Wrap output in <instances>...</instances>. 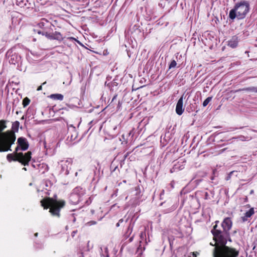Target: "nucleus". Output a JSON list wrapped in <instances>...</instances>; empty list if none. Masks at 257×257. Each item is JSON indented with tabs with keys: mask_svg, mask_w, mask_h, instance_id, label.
Listing matches in <instances>:
<instances>
[{
	"mask_svg": "<svg viewBox=\"0 0 257 257\" xmlns=\"http://www.w3.org/2000/svg\"><path fill=\"white\" fill-rule=\"evenodd\" d=\"M232 225V222L230 218L226 217L221 223L222 231L216 229L217 227L216 224L214 226L212 232L216 244L213 250V257H237L238 256V251L225 245L227 240L231 241L229 231Z\"/></svg>",
	"mask_w": 257,
	"mask_h": 257,
	"instance_id": "1",
	"label": "nucleus"
},
{
	"mask_svg": "<svg viewBox=\"0 0 257 257\" xmlns=\"http://www.w3.org/2000/svg\"><path fill=\"white\" fill-rule=\"evenodd\" d=\"M6 121L0 120V152L11 151V146L16 141V136L14 133L3 131L6 128Z\"/></svg>",
	"mask_w": 257,
	"mask_h": 257,
	"instance_id": "2",
	"label": "nucleus"
},
{
	"mask_svg": "<svg viewBox=\"0 0 257 257\" xmlns=\"http://www.w3.org/2000/svg\"><path fill=\"white\" fill-rule=\"evenodd\" d=\"M249 11V3L246 1H241L235 4L233 9L229 13V18L234 20L235 18L238 20L244 19Z\"/></svg>",
	"mask_w": 257,
	"mask_h": 257,
	"instance_id": "3",
	"label": "nucleus"
},
{
	"mask_svg": "<svg viewBox=\"0 0 257 257\" xmlns=\"http://www.w3.org/2000/svg\"><path fill=\"white\" fill-rule=\"evenodd\" d=\"M41 205L44 209L50 208L49 212L53 216L57 217L60 216V211L65 204V202L63 200L57 201L52 198H47L41 200Z\"/></svg>",
	"mask_w": 257,
	"mask_h": 257,
	"instance_id": "4",
	"label": "nucleus"
},
{
	"mask_svg": "<svg viewBox=\"0 0 257 257\" xmlns=\"http://www.w3.org/2000/svg\"><path fill=\"white\" fill-rule=\"evenodd\" d=\"M31 152H28L25 154L22 153H17V152H16L14 155L12 154H8L7 158L9 161L12 160L17 161L26 166L28 164L31 159Z\"/></svg>",
	"mask_w": 257,
	"mask_h": 257,
	"instance_id": "5",
	"label": "nucleus"
},
{
	"mask_svg": "<svg viewBox=\"0 0 257 257\" xmlns=\"http://www.w3.org/2000/svg\"><path fill=\"white\" fill-rule=\"evenodd\" d=\"M38 33L45 36L48 39L50 40H56L59 41H62L64 39L63 35L59 32L55 31L51 33L48 31H38Z\"/></svg>",
	"mask_w": 257,
	"mask_h": 257,
	"instance_id": "6",
	"label": "nucleus"
},
{
	"mask_svg": "<svg viewBox=\"0 0 257 257\" xmlns=\"http://www.w3.org/2000/svg\"><path fill=\"white\" fill-rule=\"evenodd\" d=\"M9 63L10 64H19L21 63V57L16 53L12 55H7L6 63Z\"/></svg>",
	"mask_w": 257,
	"mask_h": 257,
	"instance_id": "7",
	"label": "nucleus"
},
{
	"mask_svg": "<svg viewBox=\"0 0 257 257\" xmlns=\"http://www.w3.org/2000/svg\"><path fill=\"white\" fill-rule=\"evenodd\" d=\"M52 24L49 22V20L46 18H42L41 19L40 22L38 23V25L39 28L43 29L42 31H48L52 30Z\"/></svg>",
	"mask_w": 257,
	"mask_h": 257,
	"instance_id": "8",
	"label": "nucleus"
},
{
	"mask_svg": "<svg viewBox=\"0 0 257 257\" xmlns=\"http://www.w3.org/2000/svg\"><path fill=\"white\" fill-rule=\"evenodd\" d=\"M18 143L19 146L16 148L15 152H18L20 149L23 151L28 149L29 145L25 138H19L18 139Z\"/></svg>",
	"mask_w": 257,
	"mask_h": 257,
	"instance_id": "9",
	"label": "nucleus"
},
{
	"mask_svg": "<svg viewBox=\"0 0 257 257\" xmlns=\"http://www.w3.org/2000/svg\"><path fill=\"white\" fill-rule=\"evenodd\" d=\"M240 39L237 35H234L231 37V38L227 41V45L234 49L236 48L238 45Z\"/></svg>",
	"mask_w": 257,
	"mask_h": 257,
	"instance_id": "10",
	"label": "nucleus"
},
{
	"mask_svg": "<svg viewBox=\"0 0 257 257\" xmlns=\"http://www.w3.org/2000/svg\"><path fill=\"white\" fill-rule=\"evenodd\" d=\"M183 96H182L180 99L178 100L176 107V112L178 115H181L184 111L183 108Z\"/></svg>",
	"mask_w": 257,
	"mask_h": 257,
	"instance_id": "11",
	"label": "nucleus"
},
{
	"mask_svg": "<svg viewBox=\"0 0 257 257\" xmlns=\"http://www.w3.org/2000/svg\"><path fill=\"white\" fill-rule=\"evenodd\" d=\"M49 97L54 100H62L63 95L61 94H53L49 96Z\"/></svg>",
	"mask_w": 257,
	"mask_h": 257,
	"instance_id": "12",
	"label": "nucleus"
},
{
	"mask_svg": "<svg viewBox=\"0 0 257 257\" xmlns=\"http://www.w3.org/2000/svg\"><path fill=\"white\" fill-rule=\"evenodd\" d=\"M101 254L103 257H109L108 255V248L106 246H103L101 247Z\"/></svg>",
	"mask_w": 257,
	"mask_h": 257,
	"instance_id": "13",
	"label": "nucleus"
},
{
	"mask_svg": "<svg viewBox=\"0 0 257 257\" xmlns=\"http://www.w3.org/2000/svg\"><path fill=\"white\" fill-rule=\"evenodd\" d=\"M254 209L253 208H250L248 211H247L245 213V216L243 218V221L246 220V219L244 218L245 217L248 218L250 217L251 216H252L254 214Z\"/></svg>",
	"mask_w": 257,
	"mask_h": 257,
	"instance_id": "14",
	"label": "nucleus"
},
{
	"mask_svg": "<svg viewBox=\"0 0 257 257\" xmlns=\"http://www.w3.org/2000/svg\"><path fill=\"white\" fill-rule=\"evenodd\" d=\"M72 160L71 159L67 160L66 161L63 162L64 164H62V167L63 170L66 169L67 171L68 169V165H71Z\"/></svg>",
	"mask_w": 257,
	"mask_h": 257,
	"instance_id": "15",
	"label": "nucleus"
},
{
	"mask_svg": "<svg viewBox=\"0 0 257 257\" xmlns=\"http://www.w3.org/2000/svg\"><path fill=\"white\" fill-rule=\"evenodd\" d=\"M30 102V99L28 97L25 98L23 100V104L24 107L27 106Z\"/></svg>",
	"mask_w": 257,
	"mask_h": 257,
	"instance_id": "16",
	"label": "nucleus"
},
{
	"mask_svg": "<svg viewBox=\"0 0 257 257\" xmlns=\"http://www.w3.org/2000/svg\"><path fill=\"white\" fill-rule=\"evenodd\" d=\"M212 97H207L203 102V106L204 107L207 106V105L209 103V102L211 100Z\"/></svg>",
	"mask_w": 257,
	"mask_h": 257,
	"instance_id": "17",
	"label": "nucleus"
},
{
	"mask_svg": "<svg viewBox=\"0 0 257 257\" xmlns=\"http://www.w3.org/2000/svg\"><path fill=\"white\" fill-rule=\"evenodd\" d=\"M245 90L249 91H251V92H257V87H248V88H245Z\"/></svg>",
	"mask_w": 257,
	"mask_h": 257,
	"instance_id": "18",
	"label": "nucleus"
},
{
	"mask_svg": "<svg viewBox=\"0 0 257 257\" xmlns=\"http://www.w3.org/2000/svg\"><path fill=\"white\" fill-rule=\"evenodd\" d=\"M48 20H49V22L50 23H53V24H52V26L55 27L56 25H57V21L56 20H53L51 18H50Z\"/></svg>",
	"mask_w": 257,
	"mask_h": 257,
	"instance_id": "19",
	"label": "nucleus"
},
{
	"mask_svg": "<svg viewBox=\"0 0 257 257\" xmlns=\"http://www.w3.org/2000/svg\"><path fill=\"white\" fill-rule=\"evenodd\" d=\"M198 254L197 252H193L191 253V254L189 257H196L197 255Z\"/></svg>",
	"mask_w": 257,
	"mask_h": 257,
	"instance_id": "20",
	"label": "nucleus"
},
{
	"mask_svg": "<svg viewBox=\"0 0 257 257\" xmlns=\"http://www.w3.org/2000/svg\"><path fill=\"white\" fill-rule=\"evenodd\" d=\"M121 138H122V139L123 140V141H124V142H125V143H126L127 142V141H128V138H127V137H126V138H125V136H124V135H122L121 136Z\"/></svg>",
	"mask_w": 257,
	"mask_h": 257,
	"instance_id": "21",
	"label": "nucleus"
},
{
	"mask_svg": "<svg viewBox=\"0 0 257 257\" xmlns=\"http://www.w3.org/2000/svg\"><path fill=\"white\" fill-rule=\"evenodd\" d=\"M121 138H122V139L123 140V141H124V142H125V143H126L127 142V141H128V138H127V137H126V138H125V136H124V135H122L121 136Z\"/></svg>",
	"mask_w": 257,
	"mask_h": 257,
	"instance_id": "22",
	"label": "nucleus"
},
{
	"mask_svg": "<svg viewBox=\"0 0 257 257\" xmlns=\"http://www.w3.org/2000/svg\"><path fill=\"white\" fill-rule=\"evenodd\" d=\"M234 171H231L229 173V174H228L226 179L227 180H229L230 178H231V176L232 175V174L234 173Z\"/></svg>",
	"mask_w": 257,
	"mask_h": 257,
	"instance_id": "23",
	"label": "nucleus"
},
{
	"mask_svg": "<svg viewBox=\"0 0 257 257\" xmlns=\"http://www.w3.org/2000/svg\"><path fill=\"white\" fill-rule=\"evenodd\" d=\"M133 131H130L129 133H128L126 135V137L128 138L131 135L133 136L134 134L133 133Z\"/></svg>",
	"mask_w": 257,
	"mask_h": 257,
	"instance_id": "24",
	"label": "nucleus"
},
{
	"mask_svg": "<svg viewBox=\"0 0 257 257\" xmlns=\"http://www.w3.org/2000/svg\"><path fill=\"white\" fill-rule=\"evenodd\" d=\"M117 83L115 81V80H113V81L111 82L112 86H117Z\"/></svg>",
	"mask_w": 257,
	"mask_h": 257,
	"instance_id": "25",
	"label": "nucleus"
},
{
	"mask_svg": "<svg viewBox=\"0 0 257 257\" xmlns=\"http://www.w3.org/2000/svg\"><path fill=\"white\" fill-rule=\"evenodd\" d=\"M123 221V219H121L119 220V221L116 223V226L118 227L119 226V224L121 222Z\"/></svg>",
	"mask_w": 257,
	"mask_h": 257,
	"instance_id": "26",
	"label": "nucleus"
},
{
	"mask_svg": "<svg viewBox=\"0 0 257 257\" xmlns=\"http://www.w3.org/2000/svg\"><path fill=\"white\" fill-rule=\"evenodd\" d=\"M132 231V227L131 226V225L128 227V231H130V233H131Z\"/></svg>",
	"mask_w": 257,
	"mask_h": 257,
	"instance_id": "27",
	"label": "nucleus"
},
{
	"mask_svg": "<svg viewBox=\"0 0 257 257\" xmlns=\"http://www.w3.org/2000/svg\"><path fill=\"white\" fill-rule=\"evenodd\" d=\"M170 64H177V63L175 60H173L171 61Z\"/></svg>",
	"mask_w": 257,
	"mask_h": 257,
	"instance_id": "28",
	"label": "nucleus"
},
{
	"mask_svg": "<svg viewBox=\"0 0 257 257\" xmlns=\"http://www.w3.org/2000/svg\"><path fill=\"white\" fill-rule=\"evenodd\" d=\"M19 124V122L18 121H16L14 124H13V125H17V126H18Z\"/></svg>",
	"mask_w": 257,
	"mask_h": 257,
	"instance_id": "29",
	"label": "nucleus"
},
{
	"mask_svg": "<svg viewBox=\"0 0 257 257\" xmlns=\"http://www.w3.org/2000/svg\"><path fill=\"white\" fill-rule=\"evenodd\" d=\"M42 86H41H41H39V87H38V88H37V90H38V91H40V90H41L42 89Z\"/></svg>",
	"mask_w": 257,
	"mask_h": 257,
	"instance_id": "30",
	"label": "nucleus"
},
{
	"mask_svg": "<svg viewBox=\"0 0 257 257\" xmlns=\"http://www.w3.org/2000/svg\"><path fill=\"white\" fill-rule=\"evenodd\" d=\"M176 66V65H169V69H171L172 67H174V66Z\"/></svg>",
	"mask_w": 257,
	"mask_h": 257,
	"instance_id": "31",
	"label": "nucleus"
},
{
	"mask_svg": "<svg viewBox=\"0 0 257 257\" xmlns=\"http://www.w3.org/2000/svg\"><path fill=\"white\" fill-rule=\"evenodd\" d=\"M37 235H38V233H35V235L36 236H37Z\"/></svg>",
	"mask_w": 257,
	"mask_h": 257,
	"instance_id": "32",
	"label": "nucleus"
},
{
	"mask_svg": "<svg viewBox=\"0 0 257 257\" xmlns=\"http://www.w3.org/2000/svg\"><path fill=\"white\" fill-rule=\"evenodd\" d=\"M26 67H25V68H24V71H25L26 70Z\"/></svg>",
	"mask_w": 257,
	"mask_h": 257,
	"instance_id": "33",
	"label": "nucleus"
},
{
	"mask_svg": "<svg viewBox=\"0 0 257 257\" xmlns=\"http://www.w3.org/2000/svg\"><path fill=\"white\" fill-rule=\"evenodd\" d=\"M253 190H251V192H250V193H253Z\"/></svg>",
	"mask_w": 257,
	"mask_h": 257,
	"instance_id": "34",
	"label": "nucleus"
},
{
	"mask_svg": "<svg viewBox=\"0 0 257 257\" xmlns=\"http://www.w3.org/2000/svg\"><path fill=\"white\" fill-rule=\"evenodd\" d=\"M245 53H248V51H245Z\"/></svg>",
	"mask_w": 257,
	"mask_h": 257,
	"instance_id": "35",
	"label": "nucleus"
},
{
	"mask_svg": "<svg viewBox=\"0 0 257 257\" xmlns=\"http://www.w3.org/2000/svg\"><path fill=\"white\" fill-rule=\"evenodd\" d=\"M23 169L25 170H26V168H24Z\"/></svg>",
	"mask_w": 257,
	"mask_h": 257,
	"instance_id": "36",
	"label": "nucleus"
},
{
	"mask_svg": "<svg viewBox=\"0 0 257 257\" xmlns=\"http://www.w3.org/2000/svg\"><path fill=\"white\" fill-rule=\"evenodd\" d=\"M77 174H78V173H77V172H76V173H75V175H76V176H77Z\"/></svg>",
	"mask_w": 257,
	"mask_h": 257,
	"instance_id": "37",
	"label": "nucleus"
},
{
	"mask_svg": "<svg viewBox=\"0 0 257 257\" xmlns=\"http://www.w3.org/2000/svg\"><path fill=\"white\" fill-rule=\"evenodd\" d=\"M130 240H131V241H132V237H131V238H130Z\"/></svg>",
	"mask_w": 257,
	"mask_h": 257,
	"instance_id": "38",
	"label": "nucleus"
}]
</instances>
